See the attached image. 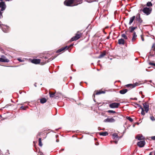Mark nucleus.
<instances>
[{
  "label": "nucleus",
  "instance_id": "1",
  "mask_svg": "<svg viewBox=\"0 0 155 155\" xmlns=\"http://www.w3.org/2000/svg\"><path fill=\"white\" fill-rule=\"evenodd\" d=\"M82 0H66L64 2L65 5L67 6H72L73 3H75L74 5H76L82 3Z\"/></svg>",
  "mask_w": 155,
  "mask_h": 155
},
{
  "label": "nucleus",
  "instance_id": "2",
  "mask_svg": "<svg viewBox=\"0 0 155 155\" xmlns=\"http://www.w3.org/2000/svg\"><path fill=\"white\" fill-rule=\"evenodd\" d=\"M152 11V8H151L145 7L142 10V11L144 13L147 15H149Z\"/></svg>",
  "mask_w": 155,
  "mask_h": 155
},
{
  "label": "nucleus",
  "instance_id": "3",
  "mask_svg": "<svg viewBox=\"0 0 155 155\" xmlns=\"http://www.w3.org/2000/svg\"><path fill=\"white\" fill-rule=\"evenodd\" d=\"M81 33L78 31L77 32V34L73 37L71 38L70 40L71 41H76L79 39L81 36Z\"/></svg>",
  "mask_w": 155,
  "mask_h": 155
},
{
  "label": "nucleus",
  "instance_id": "4",
  "mask_svg": "<svg viewBox=\"0 0 155 155\" xmlns=\"http://www.w3.org/2000/svg\"><path fill=\"white\" fill-rule=\"evenodd\" d=\"M120 105V104L119 103H114L110 104L109 105V107L112 108H117Z\"/></svg>",
  "mask_w": 155,
  "mask_h": 155
},
{
  "label": "nucleus",
  "instance_id": "5",
  "mask_svg": "<svg viewBox=\"0 0 155 155\" xmlns=\"http://www.w3.org/2000/svg\"><path fill=\"white\" fill-rule=\"evenodd\" d=\"M113 138L115 140L114 141L115 143L117 144V141L119 139V137L116 133L113 134L112 135Z\"/></svg>",
  "mask_w": 155,
  "mask_h": 155
},
{
  "label": "nucleus",
  "instance_id": "6",
  "mask_svg": "<svg viewBox=\"0 0 155 155\" xmlns=\"http://www.w3.org/2000/svg\"><path fill=\"white\" fill-rule=\"evenodd\" d=\"M0 8H1V11H3L6 8V5L5 2H0Z\"/></svg>",
  "mask_w": 155,
  "mask_h": 155
},
{
  "label": "nucleus",
  "instance_id": "7",
  "mask_svg": "<svg viewBox=\"0 0 155 155\" xmlns=\"http://www.w3.org/2000/svg\"><path fill=\"white\" fill-rule=\"evenodd\" d=\"M115 121V120L113 117L111 118H107L105 119L104 121V122L113 123Z\"/></svg>",
  "mask_w": 155,
  "mask_h": 155
},
{
  "label": "nucleus",
  "instance_id": "8",
  "mask_svg": "<svg viewBox=\"0 0 155 155\" xmlns=\"http://www.w3.org/2000/svg\"><path fill=\"white\" fill-rule=\"evenodd\" d=\"M139 85V84L138 83L136 82L134 84H127L126 86L127 87H130V88H133Z\"/></svg>",
  "mask_w": 155,
  "mask_h": 155
},
{
  "label": "nucleus",
  "instance_id": "9",
  "mask_svg": "<svg viewBox=\"0 0 155 155\" xmlns=\"http://www.w3.org/2000/svg\"><path fill=\"white\" fill-rule=\"evenodd\" d=\"M137 144L139 147H142L145 145V142L144 140L140 141L138 142Z\"/></svg>",
  "mask_w": 155,
  "mask_h": 155
},
{
  "label": "nucleus",
  "instance_id": "10",
  "mask_svg": "<svg viewBox=\"0 0 155 155\" xmlns=\"http://www.w3.org/2000/svg\"><path fill=\"white\" fill-rule=\"evenodd\" d=\"M143 105L145 109V111L146 113H147L149 110V105L147 103H145L143 104Z\"/></svg>",
  "mask_w": 155,
  "mask_h": 155
},
{
  "label": "nucleus",
  "instance_id": "11",
  "mask_svg": "<svg viewBox=\"0 0 155 155\" xmlns=\"http://www.w3.org/2000/svg\"><path fill=\"white\" fill-rule=\"evenodd\" d=\"M0 61L8 63L9 61L8 59L6 58L2 57V58H0Z\"/></svg>",
  "mask_w": 155,
  "mask_h": 155
},
{
  "label": "nucleus",
  "instance_id": "12",
  "mask_svg": "<svg viewBox=\"0 0 155 155\" xmlns=\"http://www.w3.org/2000/svg\"><path fill=\"white\" fill-rule=\"evenodd\" d=\"M136 138L137 139L139 140H140L144 139V137H143L142 135L139 134L137 135L136 136Z\"/></svg>",
  "mask_w": 155,
  "mask_h": 155
},
{
  "label": "nucleus",
  "instance_id": "13",
  "mask_svg": "<svg viewBox=\"0 0 155 155\" xmlns=\"http://www.w3.org/2000/svg\"><path fill=\"white\" fill-rule=\"evenodd\" d=\"M136 19L137 21L140 23H141L142 22V20L140 18V15L137 14L136 17Z\"/></svg>",
  "mask_w": 155,
  "mask_h": 155
},
{
  "label": "nucleus",
  "instance_id": "14",
  "mask_svg": "<svg viewBox=\"0 0 155 155\" xmlns=\"http://www.w3.org/2000/svg\"><path fill=\"white\" fill-rule=\"evenodd\" d=\"M32 63L37 64H39L40 62V60L39 59H34L31 61Z\"/></svg>",
  "mask_w": 155,
  "mask_h": 155
},
{
  "label": "nucleus",
  "instance_id": "15",
  "mask_svg": "<svg viewBox=\"0 0 155 155\" xmlns=\"http://www.w3.org/2000/svg\"><path fill=\"white\" fill-rule=\"evenodd\" d=\"M137 35L135 32H134L133 34V36L132 39V41L133 42L137 38Z\"/></svg>",
  "mask_w": 155,
  "mask_h": 155
},
{
  "label": "nucleus",
  "instance_id": "16",
  "mask_svg": "<svg viewBox=\"0 0 155 155\" xmlns=\"http://www.w3.org/2000/svg\"><path fill=\"white\" fill-rule=\"evenodd\" d=\"M124 40L122 38L119 39L118 41V43L119 45H124Z\"/></svg>",
  "mask_w": 155,
  "mask_h": 155
},
{
  "label": "nucleus",
  "instance_id": "17",
  "mask_svg": "<svg viewBox=\"0 0 155 155\" xmlns=\"http://www.w3.org/2000/svg\"><path fill=\"white\" fill-rule=\"evenodd\" d=\"M135 16H134L131 17L130 19V21L129 23V25H130L133 22V21L134 20V19L135 18Z\"/></svg>",
  "mask_w": 155,
  "mask_h": 155
},
{
  "label": "nucleus",
  "instance_id": "18",
  "mask_svg": "<svg viewBox=\"0 0 155 155\" xmlns=\"http://www.w3.org/2000/svg\"><path fill=\"white\" fill-rule=\"evenodd\" d=\"M98 134L101 136H106L108 134L107 132L106 131L102 132H99Z\"/></svg>",
  "mask_w": 155,
  "mask_h": 155
},
{
  "label": "nucleus",
  "instance_id": "19",
  "mask_svg": "<svg viewBox=\"0 0 155 155\" xmlns=\"http://www.w3.org/2000/svg\"><path fill=\"white\" fill-rule=\"evenodd\" d=\"M68 47V46H66L62 48H60L59 49H58L57 51V53H59L60 52H61L63 51L65 49H66Z\"/></svg>",
  "mask_w": 155,
  "mask_h": 155
},
{
  "label": "nucleus",
  "instance_id": "20",
  "mask_svg": "<svg viewBox=\"0 0 155 155\" xmlns=\"http://www.w3.org/2000/svg\"><path fill=\"white\" fill-rule=\"evenodd\" d=\"M127 91V89L121 90L120 91V93L121 94H124L126 93Z\"/></svg>",
  "mask_w": 155,
  "mask_h": 155
},
{
  "label": "nucleus",
  "instance_id": "21",
  "mask_svg": "<svg viewBox=\"0 0 155 155\" xmlns=\"http://www.w3.org/2000/svg\"><path fill=\"white\" fill-rule=\"evenodd\" d=\"M46 101L47 100L45 98H42L40 100V102L42 104H44L45 103Z\"/></svg>",
  "mask_w": 155,
  "mask_h": 155
},
{
  "label": "nucleus",
  "instance_id": "22",
  "mask_svg": "<svg viewBox=\"0 0 155 155\" xmlns=\"http://www.w3.org/2000/svg\"><path fill=\"white\" fill-rule=\"evenodd\" d=\"M106 54L105 52L101 53L100 56L98 57V58H100L104 57Z\"/></svg>",
  "mask_w": 155,
  "mask_h": 155
},
{
  "label": "nucleus",
  "instance_id": "23",
  "mask_svg": "<svg viewBox=\"0 0 155 155\" xmlns=\"http://www.w3.org/2000/svg\"><path fill=\"white\" fill-rule=\"evenodd\" d=\"M105 93V92L104 91H98L96 93V94L99 95L101 94H104Z\"/></svg>",
  "mask_w": 155,
  "mask_h": 155
},
{
  "label": "nucleus",
  "instance_id": "24",
  "mask_svg": "<svg viewBox=\"0 0 155 155\" xmlns=\"http://www.w3.org/2000/svg\"><path fill=\"white\" fill-rule=\"evenodd\" d=\"M140 109H141V114L142 115H144L145 114V113L143 108H142L141 106H140Z\"/></svg>",
  "mask_w": 155,
  "mask_h": 155
},
{
  "label": "nucleus",
  "instance_id": "25",
  "mask_svg": "<svg viewBox=\"0 0 155 155\" xmlns=\"http://www.w3.org/2000/svg\"><path fill=\"white\" fill-rule=\"evenodd\" d=\"M137 28V27H130L129 28H130L131 29L130 31V32H132L136 28Z\"/></svg>",
  "mask_w": 155,
  "mask_h": 155
},
{
  "label": "nucleus",
  "instance_id": "26",
  "mask_svg": "<svg viewBox=\"0 0 155 155\" xmlns=\"http://www.w3.org/2000/svg\"><path fill=\"white\" fill-rule=\"evenodd\" d=\"M147 5L148 7H151L152 6V4L150 2H148L147 3Z\"/></svg>",
  "mask_w": 155,
  "mask_h": 155
},
{
  "label": "nucleus",
  "instance_id": "27",
  "mask_svg": "<svg viewBox=\"0 0 155 155\" xmlns=\"http://www.w3.org/2000/svg\"><path fill=\"white\" fill-rule=\"evenodd\" d=\"M41 138H39V145L41 147L42 145V144L41 142Z\"/></svg>",
  "mask_w": 155,
  "mask_h": 155
},
{
  "label": "nucleus",
  "instance_id": "28",
  "mask_svg": "<svg viewBox=\"0 0 155 155\" xmlns=\"http://www.w3.org/2000/svg\"><path fill=\"white\" fill-rule=\"evenodd\" d=\"M86 2L91 3L94 2H96L98 0H85Z\"/></svg>",
  "mask_w": 155,
  "mask_h": 155
},
{
  "label": "nucleus",
  "instance_id": "29",
  "mask_svg": "<svg viewBox=\"0 0 155 155\" xmlns=\"http://www.w3.org/2000/svg\"><path fill=\"white\" fill-rule=\"evenodd\" d=\"M126 118L131 122H132L133 121V119L129 117H127Z\"/></svg>",
  "mask_w": 155,
  "mask_h": 155
},
{
  "label": "nucleus",
  "instance_id": "30",
  "mask_svg": "<svg viewBox=\"0 0 155 155\" xmlns=\"http://www.w3.org/2000/svg\"><path fill=\"white\" fill-rule=\"evenodd\" d=\"M121 36H122V37L124 38L125 39H127V36L124 34H122L121 35Z\"/></svg>",
  "mask_w": 155,
  "mask_h": 155
},
{
  "label": "nucleus",
  "instance_id": "31",
  "mask_svg": "<svg viewBox=\"0 0 155 155\" xmlns=\"http://www.w3.org/2000/svg\"><path fill=\"white\" fill-rule=\"evenodd\" d=\"M107 112L110 113H116V112L115 111L113 110H109L107 111Z\"/></svg>",
  "mask_w": 155,
  "mask_h": 155
},
{
  "label": "nucleus",
  "instance_id": "32",
  "mask_svg": "<svg viewBox=\"0 0 155 155\" xmlns=\"http://www.w3.org/2000/svg\"><path fill=\"white\" fill-rule=\"evenodd\" d=\"M55 93H51L50 92H49L50 96L51 97H54Z\"/></svg>",
  "mask_w": 155,
  "mask_h": 155
},
{
  "label": "nucleus",
  "instance_id": "33",
  "mask_svg": "<svg viewBox=\"0 0 155 155\" xmlns=\"http://www.w3.org/2000/svg\"><path fill=\"white\" fill-rule=\"evenodd\" d=\"M28 106L24 107L22 106L20 107V108L23 110H25L26 108H27Z\"/></svg>",
  "mask_w": 155,
  "mask_h": 155
},
{
  "label": "nucleus",
  "instance_id": "34",
  "mask_svg": "<svg viewBox=\"0 0 155 155\" xmlns=\"http://www.w3.org/2000/svg\"><path fill=\"white\" fill-rule=\"evenodd\" d=\"M17 60L20 62H23L24 61V60H21L20 58H18Z\"/></svg>",
  "mask_w": 155,
  "mask_h": 155
},
{
  "label": "nucleus",
  "instance_id": "35",
  "mask_svg": "<svg viewBox=\"0 0 155 155\" xmlns=\"http://www.w3.org/2000/svg\"><path fill=\"white\" fill-rule=\"evenodd\" d=\"M150 118L151 120L152 121H154V120H155V119L154 117L153 116L151 117Z\"/></svg>",
  "mask_w": 155,
  "mask_h": 155
},
{
  "label": "nucleus",
  "instance_id": "36",
  "mask_svg": "<svg viewBox=\"0 0 155 155\" xmlns=\"http://www.w3.org/2000/svg\"><path fill=\"white\" fill-rule=\"evenodd\" d=\"M151 139L153 140H155V136H152L151 137Z\"/></svg>",
  "mask_w": 155,
  "mask_h": 155
},
{
  "label": "nucleus",
  "instance_id": "37",
  "mask_svg": "<svg viewBox=\"0 0 155 155\" xmlns=\"http://www.w3.org/2000/svg\"><path fill=\"white\" fill-rule=\"evenodd\" d=\"M149 64L150 65H153L154 66H155V64L154 63H151V62H150L149 63Z\"/></svg>",
  "mask_w": 155,
  "mask_h": 155
},
{
  "label": "nucleus",
  "instance_id": "38",
  "mask_svg": "<svg viewBox=\"0 0 155 155\" xmlns=\"http://www.w3.org/2000/svg\"><path fill=\"white\" fill-rule=\"evenodd\" d=\"M2 12L0 11V18H1V17H2Z\"/></svg>",
  "mask_w": 155,
  "mask_h": 155
},
{
  "label": "nucleus",
  "instance_id": "39",
  "mask_svg": "<svg viewBox=\"0 0 155 155\" xmlns=\"http://www.w3.org/2000/svg\"><path fill=\"white\" fill-rule=\"evenodd\" d=\"M73 44H71V45L69 46V47H68L67 48H66V49H67V50L68 49V48H69L70 47H71V46H73Z\"/></svg>",
  "mask_w": 155,
  "mask_h": 155
},
{
  "label": "nucleus",
  "instance_id": "40",
  "mask_svg": "<svg viewBox=\"0 0 155 155\" xmlns=\"http://www.w3.org/2000/svg\"><path fill=\"white\" fill-rule=\"evenodd\" d=\"M141 37L142 40L143 41H144V38H143V37L142 36V35H141Z\"/></svg>",
  "mask_w": 155,
  "mask_h": 155
},
{
  "label": "nucleus",
  "instance_id": "41",
  "mask_svg": "<svg viewBox=\"0 0 155 155\" xmlns=\"http://www.w3.org/2000/svg\"><path fill=\"white\" fill-rule=\"evenodd\" d=\"M153 153L152 152H151L150 153L149 155H152Z\"/></svg>",
  "mask_w": 155,
  "mask_h": 155
},
{
  "label": "nucleus",
  "instance_id": "42",
  "mask_svg": "<svg viewBox=\"0 0 155 155\" xmlns=\"http://www.w3.org/2000/svg\"><path fill=\"white\" fill-rule=\"evenodd\" d=\"M56 141L57 142H58L59 141V140H58V139H57L56 140Z\"/></svg>",
  "mask_w": 155,
  "mask_h": 155
},
{
  "label": "nucleus",
  "instance_id": "43",
  "mask_svg": "<svg viewBox=\"0 0 155 155\" xmlns=\"http://www.w3.org/2000/svg\"><path fill=\"white\" fill-rule=\"evenodd\" d=\"M138 106L139 107H140V106H141V105H139V104H138Z\"/></svg>",
  "mask_w": 155,
  "mask_h": 155
},
{
  "label": "nucleus",
  "instance_id": "44",
  "mask_svg": "<svg viewBox=\"0 0 155 155\" xmlns=\"http://www.w3.org/2000/svg\"><path fill=\"white\" fill-rule=\"evenodd\" d=\"M58 136V135H56V138H57Z\"/></svg>",
  "mask_w": 155,
  "mask_h": 155
},
{
  "label": "nucleus",
  "instance_id": "45",
  "mask_svg": "<svg viewBox=\"0 0 155 155\" xmlns=\"http://www.w3.org/2000/svg\"><path fill=\"white\" fill-rule=\"evenodd\" d=\"M41 153V155H43V153Z\"/></svg>",
  "mask_w": 155,
  "mask_h": 155
},
{
  "label": "nucleus",
  "instance_id": "46",
  "mask_svg": "<svg viewBox=\"0 0 155 155\" xmlns=\"http://www.w3.org/2000/svg\"><path fill=\"white\" fill-rule=\"evenodd\" d=\"M149 82H151V81H149Z\"/></svg>",
  "mask_w": 155,
  "mask_h": 155
},
{
  "label": "nucleus",
  "instance_id": "47",
  "mask_svg": "<svg viewBox=\"0 0 155 155\" xmlns=\"http://www.w3.org/2000/svg\"><path fill=\"white\" fill-rule=\"evenodd\" d=\"M35 87H36V84H35Z\"/></svg>",
  "mask_w": 155,
  "mask_h": 155
},
{
  "label": "nucleus",
  "instance_id": "48",
  "mask_svg": "<svg viewBox=\"0 0 155 155\" xmlns=\"http://www.w3.org/2000/svg\"><path fill=\"white\" fill-rule=\"evenodd\" d=\"M64 150V149H61V150Z\"/></svg>",
  "mask_w": 155,
  "mask_h": 155
},
{
  "label": "nucleus",
  "instance_id": "49",
  "mask_svg": "<svg viewBox=\"0 0 155 155\" xmlns=\"http://www.w3.org/2000/svg\"><path fill=\"white\" fill-rule=\"evenodd\" d=\"M112 141H111V143H112Z\"/></svg>",
  "mask_w": 155,
  "mask_h": 155
},
{
  "label": "nucleus",
  "instance_id": "50",
  "mask_svg": "<svg viewBox=\"0 0 155 155\" xmlns=\"http://www.w3.org/2000/svg\"><path fill=\"white\" fill-rule=\"evenodd\" d=\"M154 45H153V46H152V47L154 46Z\"/></svg>",
  "mask_w": 155,
  "mask_h": 155
},
{
  "label": "nucleus",
  "instance_id": "51",
  "mask_svg": "<svg viewBox=\"0 0 155 155\" xmlns=\"http://www.w3.org/2000/svg\"><path fill=\"white\" fill-rule=\"evenodd\" d=\"M45 58H46V57H45Z\"/></svg>",
  "mask_w": 155,
  "mask_h": 155
},
{
  "label": "nucleus",
  "instance_id": "52",
  "mask_svg": "<svg viewBox=\"0 0 155 155\" xmlns=\"http://www.w3.org/2000/svg\"><path fill=\"white\" fill-rule=\"evenodd\" d=\"M1 1H3V0H0Z\"/></svg>",
  "mask_w": 155,
  "mask_h": 155
},
{
  "label": "nucleus",
  "instance_id": "53",
  "mask_svg": "<svg viewBox=\"0 0 155 155\" xmlns=\"http://www.w3.org/2000/svg\"><path fill=\"white\" fill-rule=\"evenodd\" d=\"M154 155H155V153H154Z\"/></svg>",
  "mask_w": 155,
  "mask_h": 155
}]
</instances>
